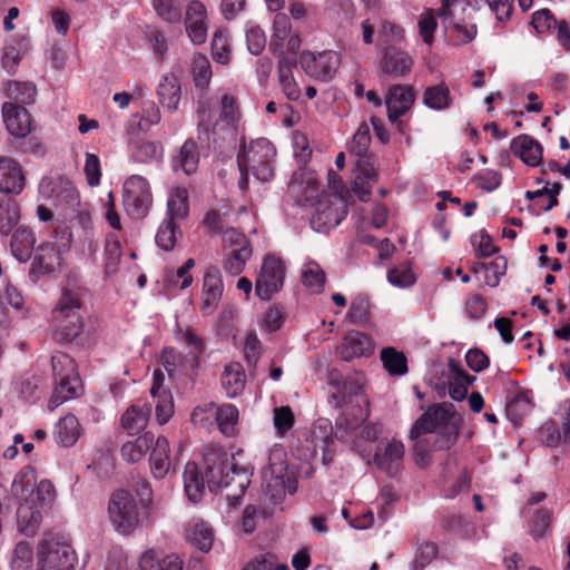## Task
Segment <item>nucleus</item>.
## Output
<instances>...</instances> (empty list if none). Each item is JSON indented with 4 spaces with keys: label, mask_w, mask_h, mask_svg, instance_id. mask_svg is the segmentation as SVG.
Wrapping results in <instances>:
<instances>
[{
    "label": "nucleus",
    "mask_w": 570,
    "mask_h": 570,
    "mask_svg": "<svg viewBox=\"0 0 570 570\" xmlns=\"http://www.w3.org/2000/svg\"><path fill=\"white\" fill-rule=\"evenodd\" d=\"M328 384L335 392L328 395V403L342 409L335 425L331 426L337 440L361 438L364 441L374 442L382 433L379 423L363 425L368 416L370 401L364 392L365 375L362 372H353L343 375L341 371L333 368L327 375Z\"/></svg>",
    "instance_id": "f257e3e1"
},
{
    "label": "nucleus",
    "mask_w": 570,
    "mask_h": 570,
    "mask_svg": "<svg viewBox=\"0 0 570 570\" xmlns=\"http://www.w3.org/2000/svg\"><path fill=\"white\" fill-rule=\"evenodd\" d=\"M36 481L35 469L24 466L16 474L11 485L12 493L21 500L17 508V530L26 537H33L38 532L43 515L56 500V489L51 481Z\"/></svg>",
    "instance_id": "f03ea898"
},
{
    "label": "nucleus",
    "mask_w": 570,
    "mask_h": 570,
    "mask_svg": "<svg viewBox=\"0 0 570 570\" xmlns=\"http://www.w3.org/2000/svg\"><path fill=\"white\" fill-rule=\"evenodd\" d=\"M206 481L212 492L226 490V499L230 505L239 504L250 483L252 473L239 465L234 455L226 450L210 445L204 452Z\"/></svg>",
    "instance_id": "7ed1b4c3"
},
{
    "label": "nucleus",
    "mask_w": 570,
    "mask_h": 570,
    "mask_svg": "<svg viewBox=\"0 0 570 570\" xmlns=\"http://www.w3.org/2000/svg\"><path fill=\"white\" fill-rule=\"evenodd\" d=\"M219 119L207 101L198 100V140L208 148H223L233 144L236 136L238 107L233 96L224 95L220 100Z\"/></svg>",
    "instance_id": "20e7f679"
},
{
    "label": "nucleus",
    "mask_w": 570,
    "mask_h": 570,
    "mask_svg": "<svg viewBox=\"0 0 570 570\" xmlns=\"http://www.w3.org/2000/svg\"><path fill=\"white\" fill-rule=\"evenodd\" d=\"M371 144L370 127L362 122L348 145V153L354 158V173L352 191L361 202H366L371 195V188L376 181L377 173L371 161L368 147Z\"/></svg>",
    "instance_id": "39448f33"
},
{
    "label": "nucleus",
    "mask_w": 570,
    "mask_h": 570,
    "mask_svg": "<svg viewBox=\"0 0 570 570\" xmlns=\"http://www.w3.org/2000/svg\"><path fill=\"white\" fill-rule=\"evenodd\" d=\"M109 521L122 535L132 534L149 523L150 512L127 490L115 491L108 502Z\"/></svg>",
    "instance_id": "423d86ee"
},
{
    "label": "nucleus",
    "mask_w": 570,
    "mask_h": 570,
    "mask_svg": "<svg viewBox=\"0 0 570 570\" xmlns=\"http://www.w3.org/2000/svg\"><path fill=\"white\" fill-rule=\"evenodd\" d=\"M81 301L77 292L63 288L55 309L52 311L53 338L60 343H71L82 332Z\"/></svg>",
    "instance_id": "0eeeda50"
},
{
    "label": "nucleus",
    "mask_w": 570,
    "mask_h": 570,
    "mask_svg": "<svg viewBox=\"0 0 570 570\" xmlns=\"http://www.w3.org/2000/svg\"><path fill=\"white\" fill-rule=\"evenodd\" d=\"M275 147L266 138H257L237 154V166L249 167L256 179L268 181L274 176Z\"/></svg>",
    "instance_id": "6e6552de"
},
{
    "label": "nucleus",
    "mask_w": 570,
    "mask_h": 570,
    "mask_svg": "<svg viewBox=\"0 0 570 570\" xmlns=\"http://www.w3.org/2000/svg\"><path fill=\"white\" fill-rule=\"evenodd\" d=\"M62 234L60 243L46 240L36 248L29 271V278L32 283H37L42 276L52 274L61 267L62 255L69 250L72 242L71 233L63 229Z\"/></svg>",
    "instance_id": "1a4fd4ad"
},
{
    "label": "nucleus",
    "mask_w": 570,
    "mask_h": 570,
    "mask_svg": "<svg viewBox=\"0 0 570 570\" xmlns=\"http://www.w3.org/2000/svg\"><path fill=\"white\" fill-rule=\"evenodd\" d=\"M285 456L282 448H273L269 451L268 464L262 470L263 485L271 498L296 491V480L288 472Z\"/></svg>",
    "instance_id": "9d476101"
},
{
    "label": "nucleus",
    "mask_w": 570,
    "mask_h": 570,
    "mask_svg": "<svg viewBox=\"0 0 570 570\" xmlns=\"http://www.w3.org/2000/svg\"><path fill=\"white\" fill-rule=\"evenodd\" d=\"M39 570H75L77 556L65 539L48 535L39 543Z\"/></svg>",
    "instance_id": "9b49d317"
},
{
    "label": "nucleus",
    "mask_w": 570,
    "mask_h": 570,
    "mask_svg": "<svg viewBox=\"0 0 570 570\" xmlns=\"http://www.w3.org/2000/svg\"><path fill=\"white\" fill-rule=\"evenodd\" d=\"M461 6L462 3L459 0H443L441 8L435 12L433 10H426L419 21L420 36H433L438 26L436 18L441 20L446 31L449 24L453 26L454 31L463 36H475L478 32L475 24H462L453 21L454 11Z\"/></svg>",
    "instance_id": "f8f14e48"
},
{
    "label": "nucleus",
    "mask_w": 570,
    "mask_h": 570,
    "mask_svg": "<svg viewBox=\"0 0 570 570\" xmlns=\"http://www.w3.org/2000/svg\"><path fill=\"white\" fill-rule=\"evenodd\" d=\"M346 214L347 210L343 197L337 194L322 193L314 203L311 225L317 232H325L340 225Z\"/></svg>",
    "instance_id": "ddd939ff"
},
{
    "label": "nucleus",
    "mask_w": 570,
    "mask_h": 570,
    "mask_svg": "<svg viewBox=\"0 0 570 570\" xmlns=\"http://www.w3.org/2000/svg\"><path fill=\"white\" fill-rule=\"evenodd\" d=\"M122 203L131 218L142 219L147 216L153 203V196L145 177L132 175L125 180Z\"/></svg>",
    "instance_id": "4468645a"
},
{
    "label": "nucleus",
    "mask_w": 570,
    "mask_h": 570,
    "mask_svg": "<svg viewBox=\"0 0 570 570\" xmlns=\"http://www.w3.org/2000/svg\"><path fill=\"white\" fill-rule=\"evenodd\" d=\"M39 195L56 207L72 208L79 204V194L73 184L61 175L45 176L38 186Z\"/></svg>",
    "instance_id": "2eb2a0df"
},
{
    "label": "nucleus",
    "mask_w": 570,
    "mask_h": 570,
    "mask_svg": "<svg viewBox=\"0 0 570 570\" xmlns=\"http://www.w3.org/2000/svg\"><path fill=\"white\" fill-rule=\"evenodd\" d=\"M285 278V266L281 258L267 255L262 264L255 282V293L263 301H269L272 295L279 292Z\"/></svg>",
    "instance_id": "dca6fc26"
},
{
    "label": "nucleus",
    "mask_w": 570,
    "mask_h": 570,
    "mask_svg": "<svg viewBox=\"0 0 570 570\" xmlns=\"http://www.w3.org/2000/svg\"><path fill=\"white\" fill-rule=\"evenodd\" d=\"M298 62L309 77L321 81H330L337 71L341 58L333 50H324L317 53L303 51Z\"/></svg>",
    "instance_id": "f3484780"
},
{
    "label": "nucleus",
    "mask_w": 570,
    "mask_h": 570,
    "mask_svg": "<svg viewBox=\"0 0 570 570\" xmlns=\"http://www.w3.org/2000/svg\"><path fill=\"white\" fill-rule=\"evenodd\" d=\"M321 184L314 171L296 170L288 184V191L298 205L314 204L321 196Z\"/></svg>",
    "instance_id": "a211bd4d"
},
{
    "label": "nucleus",
    "mask_w": 570,
    "mask_h": 570,
    "mask_svg": "<svg viewBox=\"0 0 570 570\" xmlns=\"http://www.w3.org/2000/svg\"><path fill=\"white\" fill-rule=\"evenodd\" d=\"M331 422L320 419L312 432L311 438L306 439V449L311 451L309 459L321 460L324 465H328L334 458V451L331 449L333 439L326 434L327 429L331 430Z\"/></svg>",
    "instance_id": "6ab92c4d"
},
{
    "label": "nucleus",
    "mask_w": 570,
    "mask_h": 570,
    "mask_svg": "<svg viewBox=\"0 0 570 570\" xmlns=\"http://www.w3.org/2000/svg\"><path fill=\"white\" fill-rule=\"evenodd\" d=\"M26 186L21 165L11 157H0V193L19 195Z\"/></svg>",
    "instance_id": "aec40b11"
},
{
    "label": "nucleus",
    "mask_w": 570,
    "mask_h": 570,
    "mask_svg": "<svg viewBox=\"0 0 570 570\" xmlns=\"http://www.w3.org/2000/svg\"><path fill=\"white\" fill-rule=\"evenodd\" d=\"M2 117L7 130L17 138H27L32 130V119L27 108L2 105Z\"/></svg>",
    "instance_id": "412c9836"
},
{
    "label": "nucleus",
    "mask_w": 570,
    "mask_h": 570,
    "mask_svg": "<svg viewBox=\"0 0 570 570\" xmlns=\"http://www.w3.org/2000/svg\"><path fill=\"white\" fill-rule=\"evenodd\" d=\"M394 132L397 131L404 136L406 145L411 144V136L407 132V126L397 118L407 112L414 104L415 94L410 86H394Z\"/></svg>",
    "instance_id": "4be33fe9"
},
{
    "label": "nucleus",
    "mask_w": 570,
    "mask_h": 570,
    "mask_svg": "<svg viewBox=\"0 0 570 570\" xmlns=\"http://www.w3.org/2000/svg\"><path fill=\"white\" fill-rule=\"evenodd\" d=\"M37 238L33 230L26 226H18L11 234L10 249L12 256L20 263H27L35 250Z\"/></svg>",
    "instance_id": "5701e85b"
},
{
    "label": "nucleus",
    "mask_w": 570,
    "mask_h": 570,
    "mask_svg": "<svg viewBox=\"0 0 570 570\" xmlns=\"http://www.w3.org/2000/svg\"><path fill=\"white\" fill-rule=\"evenodd\" d=\"M448 370L449 394L452 400L460 402L465 399L468 387L475 381V377L468 374L462 368L460 362L452 357L448 360Z\"/></svg>",
    "instance_id": "b1692460"
},
{
    "label": "nucleus",
    "mask_w": 570,
    "mask_h": 570,
    "mask_svg": "<svg viewBox=\"0 0 570 570\" xmlns=\"http://www.w3.org/2000/svg\"><path fill=\"white\" fill-rule=\"evenodd\" d=\"M3 90L8 98L3 105H11L16 108H27L33 105L38 94L32 82H19L16 80H9L4 85Z\"/></svg>",
    "instance_id": "393cba45"
},
{
    "label": "nucleus",
    "mask_w": 570,
    "mask_h": 570,
    "mask_svg": "<svg viewBox=\"0 0 570 570\" xmlns=\"http://www.w3.org/2000/svg\"><path fill=\"white\" fill-rule=\"evenodd\" d=\"M510 148L528 166L535 167L542 161V146L529 135L513 138Z\"/></svg>",
    "instance_id": "a878e982"
},
{
    "label": "nucleus",
    "mask_w": 570,
    "mask_h": 570,
    "mask_svg": "<svg viewBox=\"0 0 570 570\" xmlns=\"http://www.w3.org/2000/svg\"><path fill=\"white\" fill-rule=\"evenodd\" d=\"M29 50L26 38H8L2 48L1 67L8 75H14L18 66Z\"/></svg>",
    "instance_id": "bb28decb"
},
{
    "label": "nucleus",
    "mask_w": 570,
    "mask_h": 570,
    "mask_svg": "<svg viewBox=\"0 0 570 570\" xmlns=\"http://www.w3.org/2000/svg\"><path fill=\"white\" fill-rule=\"evenodd\" d=\"M370 351V338L361 332H348L343 342L337 346L336 353L343 361H351L355 357L366 355Z\"/></svg>",
    "instance_id": "cd10ccee"
},
{
    "label": "nucleus",
    "mask_w": 570,
    "mask_h": 570,
    "mask_svg": "<svg viewBox=\"0 0 570 570\" xmlns=\"http://www.w3.org/2000/svg\"><path fill=\"white\" fill-rule=\"evenodd\" d=\"M206 472L195 462H187L184 471V489L188 500L197 503L203 499L206 489Z\"/></svg>",
    "instance_id": "c85d7f7f"
},
{
    "label": "nucleus",
    "mask_w": 570,
    "mask_h": 570,
    "mask_svg": "<svg viewBox=\"0 0 570 570\" xmlns=\"http://www.w3.org/2000/svg\"><path fill=\"white\" fill-rule=\"evenodd\" d=\"M184 22L188 36H207L208 16L205 4L198 0L190 1Z\"/></svg>",
    "instance_id": "c756f323"
},
{
    "label": "nucleus",
    "mask_w": 570,
    "mask_h": 570,
    "mask_svg": "<svg viewBox=\"0 0 570 570\" xmlns=\"http://www.w3.org/2000/svg\"><path fill=\"white\" fill-rule=\"evenodd\" d=\"M531 24L538 33H554L557 36H570L568 20H558L550 9H541L532 13Z\"/></svg>",
    "instance_id": "7c9ffc66"
},
{
    "label": "nucleus",
    "mask_w": 570,
    "mask_h": 570,
    "mask_svg": "<svg viewBox=\"0 0 570 570\" xmlns=\"http://www.w3.org/2000/svg\"><path fill=\"white\" fill-rule=\"evenodd\" d=\"M224 289V284L222 279L220 272L217 267L210 266L208 267L205 276H204V301H203V311H212L214 309L219 299L222 298Z\"/></svg>",
    "instance_id": "2f4dec72"
},
{
    "label": "nucleus",
    "mask_w": 570,
    "mask_h": 570,
    "mask_svg": "<svg viewBox=\"0 0 570 570\" xmlns=\"http://www.w3.org/2000/svg\"><path fill=\"white\" fill-rule=\"evenodd\" d=\"M160 105L169 111H175L181 98L180 81L174 73L164 75L157 87Z\"/></svg>",
    "instance_id": "473e14b6"
},
{
    "label": "nucleus",
    "mask_w": 570,
    "mask_h": 570,
    "mask_svg": "<svg viewBox=\"0 0 570 570\" xmlns=\"http://www.w3.org/2000/svg\"><path fill=\"white\" fill-rule=\"evenodd\" d=\"M169 441L165 436L154 438L150 452V470L156 479H163L171 468Z\"/></svg>",
    "instance_id": "72a5a7b5"
},
{
    "label": "nucleus",
    "mask_w": 570,
    "mask_h": 570,
    "mask_svg": "<svg viewBox=\"0 0 570 570\" xmlns=\"http://www.w3.org/2000/svg\"><path fill=\"white\" fill-rule=\"evenodd\" d=\"M139 570H183V560L176 554L160 558V554L149 549L139 559Z\"/></svg>",
    "instance_id": "f704fd0d"
},
{
    "label": "nucleus",
    "mask_w": 570,
    "mask_h": 570,
    "mask_svg": "<svg viewBox=\"0 0 570 570\" xmlns=\"http://www.w3.org/2000/svg\"><path fill=\"white\" fill-rule=\"evenodd\" d=\"M191 76L196 90L199 92V100L208 91L213 71L208 58L202 53H196L191 60Z\"/></svg>",
    "instance_id": "c9c22d12"
},
{
    "label": "nucleus",
    "mask_w": 570,
    "mask_h": 570,
    "mask_svg": "<svg viewBox=\"0 0 570 570\" xmlns=\"http://www.w3.org/2000/svg\"><path fill=\"white\" fill-rule=\"evenodd\" d=\"M220 381L228 397H236L239 395L246 383V375L243 365L239 363H230L226 365Z\"/></svg>",
    "instance_id": "e433bc0d"
},
{
    "label": "nucleus",
    "mask_w": 570,
    "mask_h": 570,
    "mask_svg": "<svg viewBox=\"0 0 570 570\" xmlns=\"http://www.w3.org/2000/svg\"><path fill=\"white\" fill-rule=\"evenodd\" d=\"M295 63L296 59L293 56L282 52L278 60V78L284 94L291 100H296L299 97V89L292 73Z\"/></svg>",
    "instance_id": "4c0bfd02"
},
{
    "label": "nucleus",
    "mask_w": 570,
    "mask_h": 570,
    "mask_svg": "<svg viewBox=\"0 0 570 570\" xmlns=\"http://www.w3.org/2000/svg\"><path fill=\"white\" fill-rule=\"evenodd\" d=\"M55 383V391L49 400V406L51 409L58 407L63 402L78 395V390L80 387V377L78 374L69 375L68 379H65V376L56 379Z\"/></svg>",
    "instance_id": "58836bf2"
},
{
    "label": "nucleus",
    "mask_w": 570,
    "mask_h": 570,
    "mask_svg": "<svg viewBox=\"0 0 570 570\" xmlns=\"http://www.w3.org/2000/svg\"><path fill=\"white\" fill-rule=\"evenodd\" d=\"M151 413V406L148 404L132 405L121 416V424L128 434H138L146 428Z\"/></svg>",
    "instance_id": "ea45409f"
},
{
    "label": "nucleus",
    "mask_w": 570,
    "mask_h": 570,
    "mask_svg": "<svg viewBox=\"0 0 570 570\" xmlns=\"http://www.w3.org/2000/svg\"><path fill=\"white\" fill-rule=\"evenodd\" d=\"M56 442L61 446L73 445L79 438V423L73 414H67L60 419L53 431Z\"/></svg>",
    "instance_id": "a19ab883"
},
{
    "label": "nucleus",
    "mask_w": 570,
    "mask_h": 570,
    "mask_svg": "<svg viewBox=\"0 0 570 570\" xmlns=\"http://www.w3.org/2000/svg\"><path fill=\"white\" fill-rule=\"evenodd\" d=\"M154 434L145 432L131 441H127L121 446V455L128 462H138L151 449L154 444Z\"/></svg>",
    "instance_id": "79ce46f5"
},
{
    "label": "nucleus",
    "mask_w": 570,
    "mask_h": 570,
    "mask_svg": "<svg viewBox=\"0 0 570 570\" xmlns=\"http://www.w3.org/2000/svg\"><path fill=\"white\" fill-rule=\"evenodd\" d=\"M199 151L194 139H187L174 160L175 168H180L186 175L194 174L198 168Z\"/></svg>",
    "instance_id": "37998d69"
},
{
    "label": "nucleus",
    "mask_w": 570,
    "mask_h": 570,
    "mask_svg": "<svg viewBox=\"0 0 570 570\" xmlns=\"http://www.w3.org/2000/svg\"><path fill=\"white\" fill-rule=\"evenodd\" d=\"M473 272L478 275H482L488 286L495 287L499 285L500 278L507 272V261L504 257L499 256L489 264L476 263L473 267Z\"/></svg>",
    "instance_id": "c03bdc74"
},
{
    "label": "nucleus",
    "mask_w": 570,
    "mask_h": 570,
    "mask_svg": "<svg viewBox=\"0 0 570 570\" xmlns=\"http://www.w3.org/2000/svg\"><path fill=\"white\" fill-rule=\"evenodd\" d=\"M188 191L183 187L175 188L167 200V217L174 222L185 219L188 215Z\"/></svg>",
    "instance_id": "a18cd8bd"
},
{
    "label": "nucleus",
    "mask_w": 570,
    "mask_h": 570,
    "mask_svg": "<svg viewBox=\"0 0 570 570\" xmlns=\"http://www.w3.org/2000/svg\"><path fill=\"white\" fill-rule=\"evenodd\" d=\"M164 148L160 142L156 141H138L131 150V159L136 163L150 164L161 160Z\"/></svg>",
    "instance_id": "49530a36"
},
{
    "label": "nucleus",
    "mask_w": 570,
    "mask_h": 570,
    "mask_svg": "<svg viewBox=\"0 0 570 570\" xmlns=\"http://www.w3.org/2000/svg\"><path fill=\"white\" fill-rule=\"evenodd\" d=\"M238 415V409L234 404L226 403L216 407V422L224 435L233 436L235 434Z\"/></svg>",
    "instance_id": "de8ad7c7"
},
{
    "label": "nucleus",
    "mask_w": 570,
    "mask_h": 570,
    "mask_svg": "<svg viewBox=\"0 0 570 570\" xmlns=\"http://www.w3.org/2000/svg\"><path fill=\"white\" fill-rule=\"evenodd\" d=\"M302 283L313 293H321L325 285L326 275L318 263L309 261L302 268Z\"/></svg>",
    "instance_id": "09e8293b"
},
{
    "label": "nucleus",
    "mask_w": 570,
    "mask_h": 570,
    "mask_svg": "<svg viewBox=\"0 0 570 570\" xmlns=\"http://www.w3.org/2000/svg\"><path fill=\"white\" fill-rule=\"evenodd\" d=\"M178 236H181V230L178 222L164 219L156 234V244L164 250L170 252L174 249Z\"/></svg>",
    "instance_id": "8fccbe9b"
},
{
    "label": "nucleus",
    "mask_w": 570,
    "mask_h": 570,
    "mask_svg": "<svg viewBox=\"0 0 570 570\" xmlns=\"http://www.w3.org/2000/svg\"><path fill=\"white\" fill-rule=\"evenodd\" d=\"M452 98L445 83H440L425 89L424 104L434 110H443L450 107Z\"/></svg>",
    "instance_id": "3c124183"
},
{
    "label": "nucleus",
    "mask_w": 570,
    "mask_h": 570,
    "mask_svg": "<svg viewBox=\"0 0 570 570\" xmlns=\"http://www.w3.org/2000/svg\"><path fill=\"white\" fill-rule=\"evenodd\" d=\"M346 320L356 325L365 326L370 321V302L367 296L360 294L351 303Z\"/></svg>",
    "instance_id": "603ef678"
},
{
    "label": "nucleus",
    "mask_w": 570,
    "mask_h": 570,
    "mask_svg": "<svg viewBox=\"0 0 570 570\" xmlns=\"http://www.w3.org/2000/svg\"><path fill=\"white\" fill-rule=\"evenodd\" d=\"M190 543L203 552H208L213 546V530L208 523L197 522L188 535Z\"/></svg>",
    "instance_id": "864d4df0"
},
{
    "label": "nucleus",
    "mask_w": 570,
    "mask_h": 570,
    "mask_svg": "<svg viewBox=\"0 0 570 570\" xmlns=\"http://www.w3.org/2000/svg\"><path fill=\"white\" fill-rule=\"evenodd\" d=\"M157 16L168 23H178L181 20V7L177 0H151Z\"/></svg>",
    "instance_id": "5fc2aeb1"
},
{
    "label": "nucleus",
    "mask_w": 570,
    "mask_h": 570,
    "mask_svg": "<svg viewBox=\"0 0 570 570\" xmlns=\"http://www.w3.org/2000/svg\"><path fill=\"white\" fill-rule=\"evenodd\" d=\"M19 218V207L14 202H8L6 206L0 205V234L2 236L12 234Z\"/></svg>",
    "instance_id": "6e6d98bb"
},
{
    "label": "nucleus",
    "mask_w": 570,
    "mask_h": 570,
    "mask_svg": "<svg viewBox=\"0 0 570 570\" xmlns=\"http://www.w3.org/2000/svg\"><path fill=\"white\" fill-rule=\"evenodd\" d=\"M51 367L53 379H68L69 375H77V366L75 360L66 353H56L51 356Z\"/></svg>",
    "instance_id": "4d7b16f0"
},
{
    "label": "nucleus",
    "mask_w": 570,
    "mask_h": 570,
    "mask_svg": "<svg viewBox=\"0 0 570 570\" xmlns=\"http://www.w3.org/2000/svg\"><path fill=\"white\" fill-rule=\"evenodd\" d=\"M32 566V549L26 541L17 543L10 560L11 570H30Z\"/></svg>",
    "instance_id": "13d9d810"
},
{
    "label": "nucleus",
    "mask_w": 570,
    "mask_h": 570,
    "mask_svg": "<svg viewBox=\"0 0 570 570\" xmlns=\"http://www.w3.org/2000/svg\"><path fill=\"white\" fill-rule=\"evenodd\" d=\"M560 190H561L560 183H552V184L546 183V185L541 189H538L534 191L528 190L525 196H527V198H529L531 200H534V199L540 200L544 197H548V204L542 205V208L544 209V212H549L558 204L557 196L559 195Z\"/></svg>",
    "instance_id": "bf43d9fd"
},
{
    "label": "nucleus",
    "mask_w": 570,
    "mask_h": 570,
    "mask_svg": "<svg viewBox=\"0 0 570 570\" xmlns=\"http://www.w3.org/2000/svg\"><path fill=\"white\" fill-rule=\"evenodd\" d=\"M252 252L224 250V268L232 275H238L244 271L246 262L250 258Z\"/></svg>",
    "instance_id": "052dcab7"
},
{
    "label": "nucleus",
    "mask_w": 570,
    "mask_h": 570,
    "mask_svg": "<svg viewBox=\"0 0 570 570\" xmlns=\"http://www.w3.org/2000/svg\"><path fill=\"white\" fill-rule=\"evenodd\" d=\"M471 244L480 258H485L497 252L492 237L485 230H479L471 235Z\"/></svg>",
    "instance_id": "680f3d73"
},
{
    "label": "nucleus",
    "mask_w": 570,
    "mask_h": 570,
    "mask_svg": "<svg viewBox=\"0 0 570 570\" xmlns=\"http://www.w3.org/2000/svg\"><path fill=\"white\" fill-rule=\"evenodd\" d=\"M552 511L547 508H539L533 512L531 520V534L534 539H540L546 535L550 529V521Z\"/></svg>",
    "instance_id": "e2e57ef3"
},
{
    "label": "nucleus",
    "mask_w": 570,
    "mask_h": 570,
    "mask_svg": "<svg viewBox=\"0 0 570 570\" xmlns=\"http://www.w3.org/2000/svg\"><path fill=\"white\" fill-rule=\"evenodd\" d=\"M105 256L107 273H114L121 257L120 242L115 234H109L106 238Z\"/></svg>",
    "instance_id": "0e129e2a"
},
{
    "label": "nucleus",
    "mask_w": 570,
    "mask_h": 570,
    "mask_svg": "<svg viewBox=\"0 0 570 570\" xmlns=\"http://www.w3.org/2000/svg\"><path fill=\"white\" fill-rule=\"evenodd\" d=\"M223 242L224 250L235 249V252H238V249H242V252H252L249 240L245 234L235 228H229L224 233Z\"/></svg>",
    "instance_id": "69168bd1"
},
{
    "label": "nucleus",
    "mask_w": 570,
    "mask_h": 570,
    "mask_svg": "<svg viewBox=\"0 0 570 570\" xmlns=\"http://www.w3.org/2000/svg\"><path fill=\"white\" fill-rule=\"evenodd\" d=\"M153 397L156 399L157 402L155 407L157 421L159 424L167 423L174 413V403L170 392H163V394Z\"/></svg>",
    "instance_id": "338daca9"
},
{
    "label": "nucleus",
    "mask_w": 570,
    "mask_h": 570,
    "mask_svg": "<svg viewBox=\"0 0 570 570\" xmlns=\"http://www.w3.org/2000/svg\"><path fill=\"white\" fill-rule=\"evenodd\" d=\"M294 424V414L289 406H281L274 410V426L279 434L286 433Z\"/></svg>",
    "instance_id": "774afa93"
}]
</instances>
